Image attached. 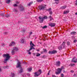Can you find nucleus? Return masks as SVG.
I'll list each match as a JSON object with an SVG mask.
<instances>
[{"label": "nucleus", "mask_w": 77, "mask_h": 77, "mask_svg": "<svg viewBox=\"0 0 77 77\" xmlns=\"http://www.w3.org/2000/svg\"><path fill=\"white\" fill-rule=\"evenodd\" d=\"M11 54H15V51H14L13 50H12Z\"/></svg>", "instance_id": "obj_35"}, {"label": "nucleus", "mask_w": 77, "mask_h": 77, "mask_svg": "<svg viewBox=\"0 0 77 77\" xmlns=\"http://www.w3.org/2000/svg\"><path fill=\"white\" fill-rule=\"evenodd\" d=\"M40 55H41V54H37L36 55V56H37V57L40 56Z\"/></svg>", "instance_id": "obj_44"}, {"label": "nucleus", "mask_w": 77, "mask_h": 77, "mask_svg": "<svg viewBox=\"0 0 77 77\" xmlns=\"http://www.w3.org/2000/svg\"><path fill=\"white\" fill-rule=\"evenodd\" d=\"M73 76H75H75H76V75H73Z\"/></svg>", "instance_id": "obj_61"}, {"label": "nucleus", "mask_w": 77, "mask_h": 77, "mask_svg": "<svg viewBox=\"0 0 77 77\" xmlns=\"http://www.w3.org/2000/svg\"><path fill=\"white\" fill-rule=\"evenodd\" d=\"M42 1H43V0H37V2L39 3L42 2Z\"/></svg>", "instance_id": "obj_34"}, {"label": "nucleus", "mask_w": 77, "mask_h": 77, "mask_svg": "<svg viewBox=\"0 0 77 77\" xmlns=\"http://www.w3.org/2000/svg\"><path fill=\"white\" fill-rule=\"evenodd\" d=\"M75 5L77 6V0H76L75 1Z\"/></svg>", "instance_id": "obj_46"}, {"label": "nucleus", "mask_w": 77, "mask_h": 77, "mask_svg": "<svg viewBox=\"0 0 77 77\" xmlns=\"http://www.w3.org/2000/svg\"><path fill=\"white\" fill-rule=\"evenodd\" d=\"M75 15H77V13H75Z\"/></svg>", "instance_id": "obj_64"}, {"label": "nucleus", "mask_w": 77, "mask_h": 77, "mask_svg": "<svg viewBox=\"0 0 77 77\" xmlns=\"http://www.w3.org/2000/svg\"><path fill=\"white\" fill-rule=\"evenodd\" d=\"M27 76H30V74L29 73H27Z\"/></svg>", "instance_id": "obj_40"}, {"label": "nucleus", "mask_w": 77, "mask_h": 77, "mask_svg": "<svg viewBox=\"0 0 77 77\" xmlns=\"http://www.w3.org/2000/svg\"><path fill=\"white\" fill-rule=\"evenodd\" d=\"M69 66H75V64H70Z\"/></svg>", "instance_id": "obj_29"}, {"label": "nucleus", "mask_w": 77, "mask_h": 77, "mask_svg": "<svg viewBox=\"0 0 77 77\" xmlns=\"http://www.w3.org/2000/svg\"><path fill=\"white\" fill-rule=\"evenodd\" d=\"M64 76V75H63V74L61 73V77H63Z\"/></svg>", "instance_id": "obj_41"}, {"label": "nucleus", "mask_w": 77, "mask_h": 77, "mask_svg": "<svg viewBox=\"0 0 77 77\" xmlns=\"http://www.w3.org/2000/svg\"><path fill=\"white\" fill-rule=\"evenodd\" d=\"M5 17L8 18V17H10V15L9 14H5Z\"/></svg>", "instance_id": "obj_22"}, {"label": "nucleus", "mask_w": 77, "mask_h": 77, "mask_svg": "<svg viewBox=\"0 0 77 77\" xmlns=\"http://www.w3.org/2000/svg\"><path fill=\"white\" fill-rule=\"evenodd\" d=\"M61 45L63 48H65V42H63Z\"/></svg>", "instance_id": "obj_12"}, {"label": "nucleus", "mask_w": 77, "mask_h": 77, "mask_svg": "<svg viewBox=\"0 0 77 77\" xmlns=\"http://www.w3.org/2000/svg\"><path fill=\"white\" fill-rule=\"evenodd\" d=\"M13 11L16 12H18V10H16V9H15V8H14L13 9Z\"/></svg>", "instance_id": "obj_32"}, {"label": "nucleus", "mask_w": 77, "mask_h": 77, "mask_svg": "<svg viewBox=\"0 0 77 77\" xmlns=\"http://www.w3.org/2000/svg\"><path fill=\"white\" fill-rule=\"evenodd\" d=\"M10 2H11V0H7V1H6V3L8 4H9Z\"/></svg>", "instance_id": "obj_28"}, {"label": "nucleus", "mask_w": 77, "mask_h": 77, "mask_svg": "<svg viewBox=\"0 0 77 77\" xmlns=\"http://www.w3.org/2000/svg\"><path fill=\"white\" fill-rule=\"evenodd\" d=\"M28 5L29 6H30V3H29V4H28Z\"/></svg>", "instance_id": "obj_49"}, {"label": "nucleus", "mask_w": 77, "mask_h": 77, "mask_svg": "<svg viewBox=\"0 0 77 77\" xmlns=\"http://www.w3.org/2000/svg\"><path fill=\"white\" fill-rule=\"evenodd\" d=\"M30 46H32L33 47H35V45L33 43H32V41L30 42Z\"/></svg>", "instance_id": "obj_17"}, {"label": "nucleus", "mask_w": 77, "mask_h": 77, "mask_svg": "<svg viewBox=\"0 0 77 77\" xmlns=\"http://www.w3.org/2000/svg\"><path fill=\"white\" fill-rule=\"evenodd\" d=\"M67 45H70V42H67Z\"/></svg>", "instance_id": "obj_38"}, {"label": "nucleus", "mask_w": 77, "mask_h": 77, "mask_svg": "<svg viewBox=\"0 0 77 77\" xmlns=\"http://www.w3.org/2000/svg\"><path fill=\"white\" fill-rule=\"evenodd\" d=\"M19 8H20V11L21 12L24 11V7L23 5H20L19 6Z\"/></svg>", "instance_id": "obj_6"}, {"label": "nucleus", "mask_w": 77, "mask_h": 77, "mask_svg": "<svg viewBox=\"0 0 77 77\" xmlns=\"http://www.w3.org/2000/svg\"><path fill=\"white\" fill-rule=\"evenodd\" d=\"M62 48H62V46H61V45L60 46H59V47H58V49L59 50H62Z\"/></svg>", "instance_id": "obj_26"}, {"label": "nucleus", "mask_w": 77, "mask_h": 77, "mask_svg": "<svg viewBox=\"0 0 77 77\" xmlns=\"http://www.w3.org/2000/svg\"><path fill=\"white\" fill-rule=\"evenodd\" d=\"M60 61H58L56 62V65L57 66H60Z\"/></svg>", "instance_id": "obj_10"}, {"label": "nucleus", "mask_w": 77, "mask_h": 77, "mask_svg": "<svg viewBox=\"0 0 77 77\" xmlns=\"http://www.w3.org/2000/svg\"><path fill=\"white\" fill-rule=\"evenodd\" d=\"M2 46H3V47H4L5 46V44H3V43H2Z\"/></svg>", "instance_id": "obj_55"}, {"label": "nucleus", "mask_w": 77, "mask_h": 77, "mask_svg": "<svg viewBox=\"0 0 77 77\" xmlns=\"http://www.w3.org/2000/svg\"><path fill=\"white\" fill-rule=\"evenodd\" d=\"M20 41L22 43H24V40L23 38L21 39Z\"/></svg>", "instance_id": "obj_25"}, {"label": "nucleus", "mask_w": 77, "mask_h": 77, "mask_svg": "<svg viewBox=\"0 0 77 77\" xmlns=\"http://www.w3.org/2000/svg\"><path fill=\"white\" fill-rule=\"evenodd\" d=\"M13 50L14 51H17L18 50V49L17 48L15 47L13 48Z\"/></svg>", "instance_id": "obj_14"}, {"label": "nucleus", "mask_w": 77, "mask_h": 77, "mask_svg": "<svg viewBox=\"0 0 77 77\" xmlns=\"http://www.w3.org/2000/svg\"><path fill=\"white\" fill-rule=\"evenodd\" d=\"M64 69V67L63 66H62L61 68H58L57 69V72H55V74L57 75L59 74L60 73H61L62 69Z\"/></svg>", "instance_id": "obj_2"}, {"label": "nucleus", "mask_w": 77, "mask_h": 77, "mask_svg": "<svg viewBox=\"0 0 77 77\" xmlns=\"http://www.w3.org/2000/svg\"><path fill=\"white\" fill-rule=\"evenodd\" d=\"M17 66H16V68H18L21 67V62L18 61V62L17 63Z\"/></svg>", "instance_id": "obj_13"}, {"label": "nucleus", "mask_w": 77, "mask_h": 77, "mask_svg": "<svg viewBox=\"0 0 77 77\" xmlns=\"http://www.w3.org/2000/svg\"><path fill=\"white\" fill-rule=\"evenodd\" d=\"M28 69V71H29V72H30V71H32V68H29L28 69Z\"/></svg>", "instance_id": "obj_27"}, {"label": "nucleus", "mask_w": 77, "mask_h": 77, "mask_svg": "<svg viewBox=\"0 0 77 77\" xmlns=\"http://www.w3.org/2000/svg\"><path fill=\"white\" fill-rule=\"evenodd\" d=\"M32 33H33V32H30V34L31 35V34H32Z\"/></svg>", "instance_id": "obj_57"}, {"label": "nucleus", "mask_w": 77, "mask_h": 77, "mask_svg": "<svg viewBox=\"0 0 77 77\" xmlns=\"http://www.w3.org/2000/svg\"><path fill=\"white\" fill-rule=\"evenodd\" d=\"M3 57H6V59L5 60H4V63H7V61H8V60L10 59V57H11L10 55H9V54H4L3 55Z\"/></svg>", "instance_id": "obj_1"}, {"label": "nucleus", "mask_w": 77, "mask_h": 77, "mask_svg": "<svg viewBox=\"0 0 77 77\" xmlns=\"http://www.w3.org/2000/svg\"><path fill=\"white\" fill-rule=\"evenodd\" d=\"M16 4H19V2L18 1L16 2Z\"/></svg>", "instance_id": "obj_52"}, {"label": "nucleus", "mask_w": 77, "mask_h": 77, "mask_svg": "<svg viewBox=\"0 0 77 77\" xmlns=\"http://www.w3.org/2000/svg\"><path fill=\"white\" fill-rule=\"evenodd\" d=\"M2 71V69L0 68V72H1Z\"/></svg>", "instance_id": "obj_59"}, {"label": "nucleus", "mask_w": 77, "mask_h": 77, "mask_svg": "<svg viewBox=\"0 0 77 77\" xmlns=\"http://www.w3.org/2000/svg\"><path fill=\"white\" fill-rule=\"evenodd\" d=\"M55 23H49V26H51V27H53L55 26Z\"/></svg>", "instance_id": "obj_9"}, {"label": "nucleus", "mask_w": 77, "mask_h": 77, "mask_svg": "<svg viewBox=\"0 0 77 77\" xmlns=\"http://www.w3.org/2000/svg\"><path fill=\"white\" fill-rule=\"evenodd\" d=\"M37 51H39V50H37Z\"/></svg>", "instance_id": "obj_63"}, {"label": "nucleus", "mask_w": 77, "mask_h": 77, "mask_svg": "<svg viewBox=\"0 0 77 77\" xmlns=\"http://www.w3.org/2000/svg\"><path fill=\"white\" fill-rule=\"evenodd\" d=\"M20 21H18V24H20Z\"/></svg>", "instance_id": "obj_62"}, {"label": "nucleus", "mask_w": 77, "mask_h": 77, "mask_svg": "<svg viewBox=\"0 0 77 77\" xmlns=\"http://www.w3.org/2000/svg\"><path fill=\"white\" fill-rule=\"evenodd\" d=\"M26 31V30H25L23 29V30L22 31V33H25V32Z\"/></svg>", "instance_id": "obj_45"}, {"label": "nucleus", "mask_w": 77, "mask_h": 77, "mask_svg": "<svg viewBox=\"0 0 77 77\" xmlns=\"http://www.w3.org/2000/svg\"><path fill=\"white\" fill-rule=\"evenodd\" d=\"M23 69L21 68L20 71H19V73L21 74V73H22V72H23Z\"/></svg>", "instance_id": "obj_23"}, {"label": "nucleus", "mask_w": 77, "mask_h": 77, "mask_svg": "<svg viewBox=\"0 0 77 77\" xmlns=\"http://www.w3.org/2000/svg\"><path fill=\"white\" fill-rule=\"evenodd\" d=\"M12 77H15V74L14 73H12Z\"/></svg>", "instance_id": "obj_43"}, {"label": "nucleus", "mask_w": 77, "mask_h": 77, "mask_svg": "<svg viewBox=\"0 0 77 77\" xmlns=\"http://www.w3.org/2000/svg\"><path fill=\"white\" fill-rule=\"evenodd\" d=\"M4 14H5V13H2V14H0V16H2V17H4Z\"/></svg>", "instance_id": "obj_24"}, {"label": "nucleus", "mask_w": 77, "mask_h": 77, "mask_svg": "<svg viewBox=\"0 0 77 77\" xmlns=\"http://www.w3.org/2000/svg\"><path fill=\"white\" fill-rule=\"evenodd\" d=\"M52 77H57L55 76L54 75H52Z\"/></svg>", "instance_id": "obj_50"}, {"label": "nucleus", "mask_w": 77, "mask_h": 77, "mask_svg": "<svg viewBox=\"0 0 77 77\" xmlns=\"http://www.w3.org/2000/svg\"><path fill=\"white\" fill-rule=\"evenodd\" d=\"M69 10L65 11L64 12V14H68V13H69Z\"/></svg>", "instance_id": "obj_21"}, {"label": "nucleus", "mask_w": 77, "mask_h": 77, "mask_svg": "<svg viewBox=\"0 0 77 77\" xmlns=\"http://www.w3.org/2000/svg\"><path fill=\"white\" fill-rule=\"evenodd\" d=\"M15 45V42H11V43L9 45V46H10V47H12V46H14V45Z\"/></svg>", "instance_id": "obj_11"}, {"label": "nucleus", "mask_w": 77, "mask_h": 77, "mask_svg": "<svg viewBox=\"0 0 77 77\" xmlns=\"http://www.w3.org/2000/svg\"><path fill=\"white\" fill-rule=\"evenodd\" d=\"M50 70H49V72H48V75H50Z\"/></svg>", "instance_id": "obj_48"}, {"label": "nucleus", "mask_w": 77, "mask_h": 77, "mask_svg": "<svg viewBox=\"0 0 77 77\" xmlns=\"http://www.w3.org/2000/svg\"><path fill=\"white\" fill-rule=\"evenodd\" d=\"M55 53H57V51L53 50L52 51H49L48 52V54H55Z\"/></svg>", "instance_id": "obj_4"}, {"label": "nucleus", "mask_w": 77, "mask_h": 77, "mask_svg": "<svg viewBox=\"0 0 77 77\" xmlns=\"http://www.w3.org/2000/svg\"><path fill=\"white\" fill-rule=\"evenodd\" d=\"M29 54H31V53L30 52H29Z\"/></svg>", "instance_id": "obj_60"}, {"label": "nucleus", "mask_w": 77, "mask_h": 77, "mask_svg": "<svg viewBox=\"0 0 77 77\" xmlns=\"http://www.w3.org/2000/svg\"><path fill=\"white\" fill-rule=\"evenodd\" d=\"M43 50H44L43 52H47V49H43Z\"/></svg>", "instance_id": "obj_37"}, {"label": "nucleus", "mask_w": 77, "mask_h": 77, "mask_svg": "<svg viewBox=\"0 0 77 77\" xmlns=\"http://www.w3.org/2000/svg\"><path fill=\"white\" fill-rule=\"evenodd\" d=\"M63 72L64 73H65V72H65V70H63Z\"/></svg>", "instance_id": "obj_56"}, {"label": "nucleus", "mask_w": 77, "mask_h": 77, "mask_svg": "<svg viewBox=\"0 0 77 77\" xmlns=\"http://www.w3.org/2000/svg\"><path fill=\"white\" fill-rule=\"evenodd\" d=\"M46 10L47 11H48V12H50L51 11V8H50L48 9H46Z\"/></svg>", "instance_id": "obj_20"}, {"label": "nucleus", "mask_w": 77, "mask_h": 77, "mask_svg": "<svg viewBox=\"0 0 77 77\" xmlns=\"http://www.w3.org/2000/svg\"><path fill=\"white\" fill-rule=\"evenodd\" d=\"M41 73H42V71L41 69H39L38 72H36L34 73V77H38Z\"/></svg>", "instance_id": "obj_3"}, {"label": "nucleus", "mask_w": 77, "mask_h": 77, "mask_svg": "<svg viewBox=\"0 0 77 77\" xmlns=\"http://www.w3.org/2000/svg\"><path fill=\"white\" fill-rule=\"evenodd\" d=\"M13 6L14 7H17L18 6V5L17 4H14V5H13Z\"/></svg>", "instance_id": "obj_33"}, {"label": "nucleus", "mask_w": 77, "mask_h": 77, "mask_svg": "<svg viewBox=\"0 0 77 77\" xmlns=\"http://www.w3.org/2000/svg\"><path fill=\"white\" fill-rule=\"evenodd\" d=\"M8 32H4V34L5 35H8Z\"/></svg>", "instance_id": "obj_42"}, {"label": "nucleus", "mask_w": 77, "mask_h": 77, "mask_svg": "<svg viewBox=\"0 0 77 77\" xmlns=\"http://www.w3.org/2000/svg\"><path fill=\"white\" fill-rule=\"evenodd\" d=\"M43 19L44 20H46L47 19V16H45L44 17H42Z\"/></svg>", "instance_id": "obj_30"}, {"label": "nucleus", "mask_w": 77, "mask_h": 77, "mask_svg": "<svg viewBox=\"0 0 77 77\" xmlns=\"http://www.w3.org/2000/svg\"><path fill=\"white\" fill-rule=\"evenodd\" d=\"M23 77H26V75L25 74H24L23 75H22Z\"/></svg>", "instance_id": "obj_51"}, {"label": "nucleus", "mask_w": 77, "mask_h": 77, "mask_svg": "<svg viewBox=\"0 0 77 77\" xmlns=\"http://www.w3.org/2000/svg\"><path fill=\"white\" fill-rule=\"evenodd\" d=\"M33 46H31L30 49L29 50L27 51H28V52H29V51H30V50H32L33 49Z\"/></svg>", "instance_id": "obj_19"}, {"label": "nucleus", "mask_w": 77, "mask_h": 77, "mask_svg": "<svg viewBox=\"0 0 77 77\" xmlns=\"http://www.w3.org/2000/svg\"><path fill=\"white\" fill-rule=\"evenodd\" d=\"M45 57V55H43V56H42V58H44Z\"/></svg>", "instance_id": "obj_53"}, {"label": "nucleus", "mask_w": 77, "mask_h": 77, "mask_svg": "<svg viewBox=\"0 0 77 77\" xmlns=\"http://www.w3.org/2000/svg\"><path fill=\"white\" fill-rule=\"evenodd\" d=\"M55 2L54 3L56 4V5H57L59 3V1L58 0H54Z\"/></svg>", "instance_id": "obj_15"}, {"label": "nucleus", "mask_w": 77, "mask_h": 77, "mask_svg": "<svg viewBox=\"0 0 77 77\" xmlns=\"http://www.w3.org/2000/svg\"><path fill=\"white\" fill-rule=\"evenodd\" d=\"M49 18L50 19V21H51V20H52L53 19V17H52L51 16H49Z\"/></svg>", "instance_id": "obj_31"}, {"label": "nucleus", "mask_w": 77, "mask_h": 77, "mask_svg": "<svg viewBox=\"0 0 77 77\" xmlns=\"http://www.w3.org/2000/svg\"><path fill=\"white\" fill-rule=\"evenodd\" d=\"M38 19H39V21L40 23H43V21H44V19L42 18V16L39 17H38Z\"/></svg>", "instance_id": "obj_7"}, {"label": "nucleus", "mask_w": 77, "mask_h": 77, "mask_svg": "<svg viewBox=\"0 0 77 77\" xmlns=\"http://www.w3.org/2000/svg\"><path fill=\"white\" fill-rule=\"evenodd\" d=\"M75 57H74L71 60L72 62H74V63H77V59H76V60H75Z\"/></svg>", "instance_id": "obj_8"}, {"label": "nucleus", "mask_w": 77, "mask_h": 77, "mask_svg": "<svg viewBox=\"0 0 77 77\" xmlns=\"http://www.w3.org/2000/svg\"><path fill=\"white\" fill-rule=\"evenodd\" d=\"M32 49H33L34 50H35V48L34 47H32Z\"/></svg>", "instance_id": "obj_58"}, {"label": "nucleus", "mask_w": 77, "mask_h": 77, "mask_svg": "<svg viewBox=\"0 0 77 77\" xmlns=\"http://www.w3.org/2000/svg\"><path fill=\"white\" fill-rule=\"evenodd\" d=\"M49 12L50 15H52V14H53V12H52V11H51Z\"/></svg>", "instance_id": "obj_39"}, {"label": "nucleus", "mask_w": 77, "mask_h": 77, "mask_svg": "<svg viewBox=\"0 0 77 77\" xmlns=\"http://www.w3.org/2000/svg\"><path fill=\"white\" fill-rule=\"evenodd\" d=\"M46 28H47V26H43V27H42V28L44 29H46Z\"/></svg>", "instance_id": "obj_36"}, {"label": "nucleus", "mask_w": 77, "mask_h": 77, "mask_svg": "<svg viewBox=\"0 0 77 77\" xmlns=\"http://www.w3.org/2000/svg\"><path fill=\"white\" fill-rule=\"evenodd\" d=\"M66 8V6H63L62 7H60V9H64Z\"/></svg>", "instance_id": "obj_16"}, {"label": "nucleus", "mask_w": 77, "mask_h": 77, "mask_svg": "<svg viewBox=\"0 0 77 77\" xmlns=\"http://www.w3.org/2000/svg\"><path fill=\"white\" fill-rule=\"evenodd\" d=\"M70 34L71 35H76V32H72Z\"/></svg>", "instance_id": "obj_18"}, {"label": "nucleus", "mask_w": 77, "mask_h": 77, "mask_svg": "<svg viewBox=\"0 0 77 77\" xmlns=\"http://www.w3.org/2000/svg\"><path fill=\"white\" fill-rule=\"evenodd\" d=\"M77 40H74L73 42H74V43H75V42H77Z\"/></svg>", "instance_id": "obj_47"}, {"label": "nucleus", "mask_w": 77, "mask_h": 77, "mask_svg": "<svg viewBox=\"0 0 77 77\" xmlns=\"http://www.w3.org/2000/svg\"><path fill=\"white\" fill-rule=\"evenodd\" d=\"M38 9H39L40 11H41V10H44L45 7L43 5H41L38 6Z\"/></svg>", "instance_id": "obj_5"}, {"label": "nucleus", "mask_w": 77, "mask_h": 77, "mask_svg": "<svg viewBox=\"0 0 77 77\" xmlns=\"http://www.w3.org/2000/svg\"><path fill=\"white\" fill-rule=\"evenodd\" d=\"M33 2H29V3H30L31 5H32V4H33Z\"/></svg>", "instance_id": "obj_54"}]
</instances>
